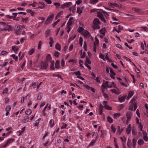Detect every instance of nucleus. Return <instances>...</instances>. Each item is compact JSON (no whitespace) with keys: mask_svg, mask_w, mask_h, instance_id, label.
Listing matches in <instances>:
<instances>
[{"mask_svg":"<svg viewBox=\"0 0 148 148\" xmlns=\"http://www.w3.org/2000/svg\"><path fill=\"white\" fill-rule=\"evenodd\" d=\"M0 23L1 24L3 25L5 27H6V26H7L9 28L8 29V30L9 31H15V30H14L15 29V27H12L11 25H7V24H8V23H5L3 22H0Z\"/></svg>","mask_w":148,"mask_h":148,"instance_id":"obj_1","label":"nucleus"},{"mask_svg":"<svg viewBox=\"0 0 148 148\" xmlns=\"http://www.w3.org/2000/svg\"><path fill=\"white\" fill-rule=\"evenodd\" d=\"M53 14L51 15H50L45 21V24L46 25L48 24L50 22L52 21L53 18Z\"/></svg>","mask_w":148,"mask_h":148,"instance_id":"obj_2","label":"nucleus"},{"mask_svg":"<svg viewBox=\"0 0 148 148\" xmlns=\"http://www.w3.org/2000/svg\"><path fill=\"white\" fill-rule=\"evenodd\" d=\"M72 5V3L71 2L66 3L62 5L61 6L60 8L63 9L66 7H69L71 6Z\"/></svg>","mask_w":148,"mask_h":148,"instance_id":"obj_3","label":"nucleus"},{"mask_svg":"<svg viewBox=\"0 0 148 148\" xmlns=\"http://www.w3.org/2000/svg\"><path fill=\"white\" fill-rule=\"evenodd\" d=\"M14 27L15 28L14 30H15V31H18L20 30H21L23 29V27L25 28L23 25H15Z\"/></svg>","mask_w":148,"mask_h":148,"instance_id":"obj_4","label":"nucleus"},{"mask_svg":"<svg viewBox=\"0 0 148 148\" xmlns=\"http://www.w3.org/2000/svg\"><path fill=\"white\" fill-rule=\"evenodd\" d=\"M48 63L47 61H46L45 62H42L41 64V67L45 69H46L48 66Z\"/></svg>","mask_w":148,"mask_h":148,"instance_id":"obj_5","label":"nucleus"},{"mask_svg":"<svg viewBox=\"0 0 148 148\" xmlns=\"http://www.w3.org/2000/svg\"><path fill=\"white\" fill-rule=\"evenodd\" d=\"M132 116V113L130 112H128L126 113V117L128 120H130Z\"/></svg>","mask_w":148,"mask_h":148,"instance_id":"obj_6","label":"nucleus"},{"mask_svg":"<svg viewBox=\"0 0 148 148\" xmlns=\"http://www.w3.org/2000/svg\"><path fill=\"white\" fill-rule=\"evenodd\" d=\"M126 96H123L119 98V101L120 102H122L124 101L126 98Z\"/></svg>","mask_w":148,"mask_h":148,"instance_id":"obj_7","label":"nucleus"},{"mask_svg":"<svg viewBox=\"0 0 148 148\" xmlns=\"http://www.w3.org/2000/svg\"><path fill=\"white\" fill-rule=\"evenodd\" d=\"M134 92L133 91H130L128 94L127 99V100H129L130 98L132 97V96L134 94Z\"/></svg>","mask_w":148,"mask_h":148,"instance_id":"obj_8","label":"nucleus"},{"mask_svg":"<svg viewBox=\"0 0 148 148\" xmlns=\"http://www.w3.org/2000/svg\"><path fill=\"white\" fill-rule=\"evenodd\" d=\"M100 23V21L98 19L96 18L94 19L93 22L94 25H99Z\"/></svg>","mask_w":148,"mask_h":148,"instance_id":"obj_9","label":"nucleus"},{"mask_svg":"<svg viewBox=\"0 0 148 148\" xmlns=\"http://www.w3.org/2000/svg\"><path fill=\"white\" fill-rule=\"evenodd\" d=\"M108 4L110 5V6L112 7L115 6L117 7H119V4L116 3H112L110 2H109Z\"/></svg>","mask_w":148,"mask_h":148,"instance_id":"obj_10","label":"nucleus"},{"mask_svg":"<svg viewBox=\"0 0 148 148\" xmlns=\"http://www.w3.org/2000/svg\"><path fill=\"white\" fill-rule=\"evenodd\" d=\"M55 47L57 50H58L59 51H60L61 48V45L58 43H56Z\"/></svg>","mask_w":148,"mask_h":148,"instance_id":"obj_11","label":"nucleus"},{"mask_svg":"<svg viewBox=\"0 0 148 148\" xmlns=\"http://www.w3.org/2000/svg\"><path fill=\"white\" fill-rule=\"evenodd\" d=\"M73 20V17H71L70 18L68 22L67 23V25H68V26H70L72 25L73 23V22L72 21Z\"/></svg>","mask_w":148,"mask_h":148,"instance_id":"obj_12","label":"nucleus"},{"mask_svg":"<svg viewBox=\"0 0 148 148\" xmlns=\"http://www.w3.org/2000/svg\"><path fill=\"white\" fill-rule=\"evenodd\" d=\"M91 64V62L89 58L86 57V60L85 61V64Z\"/></svg>","mask_w":148,"mask_h":148,"instance_id":"obj_13","label":"nucleus"},{"mask_svg":"<svg viewBox=\"0 0 148 148\" xmlns=\"http://www.w3.org/2000/svg\"><path fill=\"white\" fill-rule=\"evenodd\" d=\"M84 35L85 37H87L88 36L89 37L90 34L88 31L85 30L84 32Z\"/></svg>","mask_w":148,"mask_h":148,"instance_id":"obj_14","label":"nucleus"},{"mask_svg":"<svg viewBox=\"0 0 148 148\" xmlns=\"http://www.w3.org/2000/svg\"><path fill=\"white\" fill-rule=\"evenodd\" d=\"M26 11L27 12L30 13L32 16H33L34 14L35 13L32 10L30 9H27L26 10Z\"/></svg>","mask_w":148,"mask_h":148,"instance_id":"obj_15","label":"nucleus"},{"mask_svg":"<svg viewBox=\"0 0 148 148\" xmlns=\"http://www.w3.org/2000/svg\"><path fill=\"white\" fill-rule=\"evenodd\" d=\"M60 60H57L55 63V66L56 68L57 69H58L60 67L59 65Z\"/></svg>","mask_w":148,"mask_h":148,"instance_id":"obj_16","label":"nucleus"},{"mask_svg":"<svg viewBox=\"0 0 148 148\" xmlns=\"http://www.w3.org/2000/svg\"><path fill=\"white\" fill-rule=\"evenodd\" d=\"M49 39L50 40V42H49V44L50 45V47H51L52 46V44H53L54 42L53 39L52 37H51L49 38Z\"/></svg>","mask_w":148,"mask_h":148,"instance_id":"obj_17","label":"nucleus"},{"mask_svg":"<svg viewBox=\"0 0 148 148\" xmlns=\"http://www.w3.org/2000/svg\"><path fill=\"white\" fill-rule=\"evenodd\" d=\"M29 118V117L28 116H25L24 117V119H23L22 121L23 123H26L28 122V119Z\"/></svg>","mask_w":148,"mask_h":148,"instance_id":"obj_18","label":"nucleus"},{"mask_svg":"<svg viewBox=\"0 0 148 148\" xmlns=\"http://www.w3.org/2000/svg\"><path fill=\"white\" fill-rule=\"evenodd\" d=\"M54 60L52 61L51 62V64L50 65V69L52 70H54L55 69V68L54 66Z\"/></svg>","mask_w":148,"mask_h":148,"instance_id":"obj_19","label":"nucleus"},{"mask_svg":"<svg viewBox=\"0 0 148 148\" xmlns=\"http://www.w3.org/2000/svg\"><path fill=\"white\" fill-rule=\"evenodd\" d=\"M137 142V139L134 138L132 140L133 146L134 148H135L136 142Z\"/></svg>","mask_w":148,"mask_h":148,"instance_id":"obj_20","label":"nucleus"},{"mask_svg":"<svg viewBox=\"0 0 148 148\" xmlns=\"http://www.w3.org/2000/svg\"><path fill=\"white\" fill-rule=\"evenodd\" d=\"M131 143V140L130 139H128L127 142V145L128 147L130 148H131L132 147Z\"/></svg>","mask_w":148,"mask_h":148,"instance_id":"obj_21","label":"nucleus"},{"mask_svg":"<svg viewBox=\"0 0 148 148\" xmlns=\"http://www.w3.org/2000/svg\"><path fill=\"white\" fill-rule=\"evenodd\" d=\"M138 144L140 146L143 144L144 141L142 139H140L138 140Z\"/></svg>","mask_w":148,"mask_h":148,"instance_id":"obj_22","label":"nucleus"},{"mask_svg":"<svg viewBox=\"0 0 148 148\" xmlns=\"http://www.w3.org/2000/svg\"><path fill=\"white\" fill-rule=\"evenodd\" d=\"M51 32L50 30H47L45 33V35L46 37H47L49 36L50 35Z\"/></svg>","mask_w":148,"mask_h":148,"instance_id":"obj_23","label":"nucleus"},{"mask_svg":"<svg viewBox=\"0 0 148 148\" xmlns=\"http://www.w3.org/2000/svg\"><path fill=\"white\" fill-rule=\"evenodd\" d=\"M47 61H50V62L51 60V55L50 54H48L47 55L46 57Z\"/></svg>","mask_w":148,"mask_h":148,"instance_id":"obj_24","label":"nucleus"},{"mask_svg":"<svg viewBox=\"0 0 148 148\" xmlns=\"http://www.w3.org/2000/svg\"><path fill=\"white\" fill-rule=\"evenodd\" d=\"M99 1V0H90L89 3L91 4H95Z\"/></svg>","mask_w":148,"mask_h":148,"instance_id":"obj_25","label":"nucleus"},{"mask_svg":"<svg viewBox=\"0 0 148 148\" xmlns=\"http://www.w3.org/2000/svg\"><path fill=\"white\" fill-rule=\"evenodd\" d=\"M107 121L110 123H113V120L111 117L108 116L107 117Z\"/></svg>","mask_w":148,"mask_h":148,"instance_id":"obj_26","label":"nucleus"},{"mask_svg":"<svg viewBox=\"0 0 148 148\" xmlns=\"http://www.w3.org/2000/svg\"><path fill=\"white\" fill-rule=\"evenodd\" d=\"M100 32L101 34H103V35H105V28H102L100 30Z\"/></svg>","mask_w":148,"mask_h":148,"instance_id":"obj_27","label":"nucleus"},{"mask_svg":"<svg viewBox=\"0 0 148 148\" xmlns=\"http://www.w3.org/2000/svg\"><path fill=\"white\" fill-rule=\"evenodd\" d=\"M32 112V110L30 109L27 110L25 111V114L27 115H30Z\"/></svg>","mask_w":148,"mask_h":148,"instance_id":"obj_28","label":"nucleus"},{"mask_svg":"<svg viewBox=\"0 0 148 148\" xmlns=\"http://www.w3.org/2000/svg\"><path fill=\"white\" fill-rule=\"evenodd\" d=\"M110 91L116 95H119L120 94V92L119 91L116 90L115 89H112L110 90Z\"/></svg>","mask_w":148,"mask_h":148,"instance_id":"obj_29","label":"nucleus"},{"mask_svg":"<svg viewBox=\"0 0 148 148\" xmlns=\"http://www.w3.org/2000/svg\"><path fill=\"white\" fill-rule=\"evenodd\" d=\"M35 51V49L34 48L31 49L28 52L29 55H31L33 54Z\"/></svg>","mask_w":148,"mask_h":148,"instance_id":"obj_30","label":"nucleus"},{"mask_svg":"<svg viewBox=\"0 0 148 148\" xmlns=\"http://www.w3.org/2000/svg\"><path fill=\"white\" fill-rule=\"evenodd\" d=\"M120 115V114L119 113H117L114 114L113 118L114 119H116L118 117H119Z\"/></svg>","mask_w":148,"mask_h":148,"instance_id":"obj_31","label":"nucleus"},{"mask_svg":"<svg viewBox=\"0 0 148 148\" xmlns=\"http://www.w3.org/2000/svg\"><path fill=\"white\" fill-rule=\"evenodd\" d=\"M121 139L123 144H125L126 141V138L125 137H121Z\"/></svg>","mask_w":148,"mask_h":148,"instance_id":"obj_32","label":"nucleus"},{"mask_svg":"<svg viewBox=\"0 0 148 148\" xmlns=\"http://www.w3.org/2000/svg\"><path fill=\"white\" fill-rule=\"evenodd\" d=\"M12 50L14 51L15 53H17L16 51H17L18 49L17 48H16V46H12Z\"/></svg>","mask_w":148,"mask_h":148,"instance_id":"obj_33","label":"nucleus"},{"mask_svg":"<svg viewBox=\"0 0 148 148\" xmlns=\"http://www.w3.org/2000/svg\"><path fill=\"white\" fill-rule=\"evenodd\" d=\"M96 140L97 139H96L94 140H92L91 142L89 144V145L88 146V147L89 146L93 145L96 143Z\"/></svg>","mask_w":148,"mask_h":148,"instance_id":"obj_34","label":"nucleus"},{"mask_svg":"<svg viewBox=\"0 0 148 148\" xmlns=\"http://www.w3.org/2000/svg\"><path fill=\"white\" fill-rule=\"evenodd\" d=\"M79 43L80 46L82 47L83 45V38L82 37H80L79 38Z\"/></svg>","mask_w":148,"mask_h":148,"instance_id":"obj_35","label":"nucleus"},{"mask_svg":"<svg viewBox=\"0 0 148 148\" xmlns=\"http://www.w3.org/2000/svg\"><path fill=\"white\" fill-rule=\"evenodd\" d=\"M133 10L135 12L138 13H140L141 12V10L139 8H133Z\"/></svg>","mask_w":148,"mask_h":148,"instance_id":"obj_36","label":"nucleus"},{"mask_svg":"<svg viewBox=\"0 0 148 148\" xmlns=\"http://www.w3.org/2000/svg\"><path fill=\"white\" fill-rule=\"evenodd\" d=\"M104 108L107 110H112V109L111 107L108 105H105L104 106Z\"/></svg>","mask_w":148,"mask_h":148,"instance_id":"obj_37","label":"nucleus"},{"mask_svg":"<svg viewBox=\"0 0 148 148\" xmlns=\"http://www.w3.org/2000/svg\"><path fill=\"white\" fill-rule=\"evenodd\" d=\"M110 75H115V73L112 69L110 68Z\"/></svg>","mask_w":148,"mask_h":148,"instance_id":"obj_38","label":"nucleus"},{"mask_svg":"<svg viewBox=\"0 0 148 148\" xmlns=\"http://www.w3.org/2000/svg\"><path fill=\"white\" fill-rule=\"evenodd\" d=\"M42 93H39L38 94V96L37 97V99L38 100L42 98Z\"/></svg>","mask_w":148,"mask_h":148,"instance_id":"obj_39","label":"nucleus"},{"mask_svg":"<svg viewBox=\"0 0 148 148\" xmlns=\"http://www.w3.org/2000/svg\"><path fill=\"white\" fill-rule=\"evenodd\" d=\"M84 29L82 27H79V28L78 29V31L79 33H81L84 30Z\"/></svg>","mask_w":148,"mask_h":148,"instance_id":"obj_40","label":"nucleus"},{"mask_svg":"<svg viewBox=\"0 0 148 148\" xmlns=\"http://www.w3.org/2000/svg\"><path fill=\"white\" fill-rule=\"evenodd\" d=\"M76 35H75L74 36H72L69 39V42H70L71 41L73 40L76 37Z\"/></svg>","mask_w":148,"mask_h":148,"instance_id":"obj_41","label":"nucleus"},{"mask_svg":"<svg viewBox=\"0 0 148 148\" xmlns=\"http://www.w3.org/2000/svg\"><path fill=\"white\" fill-rule=\"evenodd\" d=\"M82 10L80 8L77 7V12L79 14H80L82 13Z\"/></svg>","mask_w":148,"mask_h":148,"instance_id":"obj_42","label":"nucleus"},{"mask_svg":"<svg viewBox=\"0 0 148 148\" xmlns=\"http://www.w3.org/2000/svg\"><path fill=\"white\" fill-rule=\"evenodd\" d=\"M13 58L16 61H17L18 58L17 56H16L14 54L10 56Z\"/></svg>","mask_w":148,"mask_h":148,"instance_id":"obj_43","label":"nucleus"},{"mask_svg":"<svg viewBox=\"0 0 148 148\" xmlns=\"http://www.w3.org/2000/svg\"><path fill=\"white\" fill-rule=\"evenodd\" d=\"M87 44L86 43V42L85 41L84 42V50L85 51H87Z\"/></svg>","mask_w":148,"mask_h":148,"instance_id":"obj_44","label":"nucleus"},{"mask_svg":"<svg viewBox=\"0 0 148 148\" xmlns=\"http://www.w3.org/2000/svg\"><path fill=\"white\" fill-rule=\"evenodd\" d=\"M14 140V139L13 138H11L9 140H8L6 142H7V144H9L11 143Z\"/></svg>","mask_w":148,"mask_h":148,"instance_id":"obj_45","label":"nucleus"},{"mask_svg":"<svg viewBox=\"0 0 148 148\" xmlns=\"http://www.w3.org/2000/svg\"><path fill=\"white\" fill-rule=\"evenodd\" d=\"M97 16L99 17H102V16H103V14L101 12H97Z\"/></svg>","mask_w":148,"mask_h":148,"instance_id":"obj_46","label":"nucleus"},{"mask_svg":"<svg viewBox=\"0 0 148 148\" xmlns=\"http://www.w3.org/2000/svg\"><path fill=\"white\" fill-rule=\"evenodd\" d=\"M93 28L94 30L96 29H100V27L98 25H94V26L93 27Z\"/></svg>","mask_w":148,"mask_h":148,"instance_id":"obj_47","label":"nucleus"},{"mask_svg":"<svg viewBox=\"0 0 148 148\" xmlns=\"http://www.w3.org/2000/svg\"><path fill=\"white\" fill-rule=\"evenodd\" d=\"M72 62L74 63L73 64H76L77 63V60L76 59H71L69 61V62Z\"/></svg>","mask_w":148,"mask_h":148,"instance_id":"obj_48","label":"nucleus"},{"mask_svg":"<svg viewBox=\"0 0 148 148\" xmlns=\"http://www.w3.org/2000/svg\"><path fill=\"white\" fill-rule=\"evenodd\" d=\"M60 53L58 51H56L54 54V56L57 58H58L59 56Z\"/></svg>","mask_w":148,"mask_h":148,"instance_id":"obj_49","label":"nucleus"},{"mask_svg":"<svg viewBox=\"0 0 148 148\" xmlns=\"http://www.w3.org/2000/svg\"><path fill=\"white\" fill-rule=\"evenodd\" d=\"M40 119V118L39 119H37L35 121V123H34L35 126H36L38 125V124L39 123V119Z\"/></svg>","mask_w":148,"mask_h":148,"instance_id":"obj_50","label":"nucleus"},{"mask_svg":"<svg viewBox=\"0 0 148 148\" xmlns=\"http://www.w3.org/2000/svg\"><path fill=\"white\" fill-rule=\"evenodd\" d=\"M73 73L74 74H75L76 75H77V76L78 75L80 76V75H81L80 72V71H78L76 72H74Z\"/></svg>","mask_w":148,"mask_h":148,"instance_id":"obj_51","label":"nucleus"},{"mask_svg":"<svg viewBox=\"0 0 148 148\" xmlns=\"http://www.w3.org/2000/svg\"><path fill=\"white\" fill-rule=\"evenodd\" d=\"M42 44V41H40L38 42V49L39 50H40L41 49V45Z\"/></svg>","mask_w":148,"mask_h":148,"instance_id":"obj_52","label":"nucleus"},{"mask_svg":"<svg viewBox=\"0 0 148 148\" xmlns=\"http://www.w3.org/2000/svg\"><path fill=\"white\" fill-rule=\"evenodd\" d=\"M8 89L7 88H5L3 92V94H7L8 93Z\"/></svg>","mask_w":148,"mask_h":148,"instance_id":"obj_53","label":"nucleus"},{"mask_svg":"<svg viewBox=\"0 0 148 148\" xmlns=\"http://www.w3.org/2000/svg\"><path fill=\"white\" fill-rule=\"evenodd\" d=\"M111 131L112 132L114 133L115 132L116 129L114 127L113 125H112L111 127Z\"/></svg>","mask_w":148,"mask_h":148,"instance_id":"obj_54","label":"nucleus"},{"mask_svg":"<svg viewBox=\"0 0 148 148\" xmlns=\"http://www.w3.org/2000/svg\"><path fill=\"white\" fill-rule=\"evenodd\" d=\"M95 43L97 46H98L99 44V41L98 39L96 37L95 38Z\"/></svg>","mask_w":148,"mask_h":148,"instance_id":"obj_55","label":"nucleus"},{"mask_svg":"<svg viewBox=\"0 0 148 148\" xmlns=\"http://www.w3.org/2000/svg\"><path fill=\"white\" fill-rule=\"evenodd\" d=\"M99 57L102 59L103 60H105V57L104 55L102 54H100L99 55Z\"/></svg>","mask_w":148,"mask_h":148,"instance_id":"obj_56","label":"nucleus"},{"mask_svg":"<svg viewBox=\"0 0 148 148\" xmlns=\"http://www.w3.org/2000/svg\"><path fill=\"white\" fill-rule=\"evenodd\" d=\"M94 47H93V51L95 52H96V47L97 45H96V44L95 43V42H94Z\"/></svg>","mask_w":148,"mask_h":148,"instance_id":"obj_57","label":"nucleus"},{"mask_svg":"<svg viewBox=\"0 0 148 148\" xmlns=\"http://www.w3.org/2000/svg\"><path fill=\"white\" fill-rule=\"evenodd\" d=\"M37 4L35 2H34L32 4H29V6L30 5H32L33 7H35L36 6V5Z\"/></svg>","mask_w":148,"mask_h":148,"instance_id":"obj_58","label":"nucleus"},{"mask_svg":"<svg viewBox=\"0 0 148 148\" xmlns=\"http://www.w3.org/2000/svg\"><path fill=\"white\" fill-rule=\"evenodd\" d=\"M11 110V107L10 106H8L5 109V110L6 111L9 112V111H10Z\"/></svg>","mask_w":148,"mask_h":148,"instance_id":"obj_59","label":"nucleus"},{"mask_svg":"<svg viewBox=\"0 0 148 148\" xmlns=\"http://www.w3.org/2000/svg\"><path fill=\"white\" fill-rule=\"evenodd\" d=\"M99 18L101 20V21H103V22L104 23H106V20L104 18L103 16H102V17H101Z\"/></svg>","mask_w":148,"mask_h":148,"instance_id":"obj_60","label":"nucleus"},{"mask_svg":"<svg viewBox=\"0 0 148 148\" xmlns=\"http://www.w3.org/2000/svg\"><path fill=\"white\" fill-rule=\"evenodd\" d=\"M8 53V52L4 51H2L1 52V53L3 55H5Z\"/></svg>","mask_w":148,"mask_h":148,"instance_id":"obj_61","label":"nucleus"},{"mask_svg":"<svg viewBox=\"0 0 148 148\" xmlns=\"http://www.w3.org/2000/svg\"><path fill=\"white\" fill-rule=\"evenodd\" d=\"M131 128H127L126 129V132L127 134H129L130 133Z\"/></svg>","mask_w":148,"mask_h":148,"instance_id":"obj_62","label":"nucleus"},{"mask_svg":"<svg viewBox=\"0 0 148 148\" xmlns=\"http://www.w3.org/2000/svg\"><path fill=\"white\" fill-rule=\"evenodd\" d=\"M64 63L65 62L64 59H62L61 61V65L62 67H63L64 66Z\"/></svg>","mask_w":148,"mask_h":148,"instance_id":"obj_63","label":"nucleus"},{"mask_svg":"<svg viewBox=\"0 0 148 148\" xmlns=\"http://www.w3.org/2000/svg\"><path fill=\"white\" fill-rule=\"evenodd\" d=\"M60 21V20L58 19L56 22H54L53 24V25H54L53 27H54Z\"/></svg>","mask_w":148,"mask_h":148,"instance_id":"obj_64","label":"nucleus"}]
</instances>
